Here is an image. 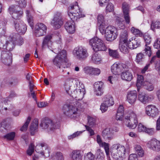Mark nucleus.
Here are the masks:
<instances>
[{"instance_id": "f257e3e1", "label": "nucleus", "mask_w": 160, "mask_h": 160, "mask_svg": "<svg viewBox=\"0 0 160 160\" xmlns=\"http://www.w3.org/2000/svg\"><path fill=\"white\" fill-rule=\"evenodd\" d=\"M73 80L72 78L67 79L64 84V87L66 92L72 98L76 100L79 101L82 100L85 93V90L83 84L80 83L77 84L75 89L70 90V86L73 82Z\"/></svg>"}, {"instance_id": "f03ea898", "label": "nucleus", "mask_w": 160, "mask_h": 160, "mask_svg": "<svg viewBox=\"0 0 160 160\" xmlns=\"http://www.w3.org/2000/svg\"><path fill=\"white\" fill-rule=\"evenodd\" d=\"M66 51L62 50L52 60L53 64L59 69L67 67L68 60L66 58Z\"/></svg>"}, {"instance_id": "7ed1b4c3", "label": "nucleus", "mask_w": 160, "mask_h": 160, "mask_svg": "<svg viewBox=\"0 0 160 160\" xmlns=\"http://www.w3.org/2000/svg\"><path fill=\"white\" fill-rule=\"evenodd\" d=\"M125 152V148L118 144H114L111 148V155L113 158L117 160H122Z\"/></svg>"}, {"instance_id": "20e7f679", "label": "nucleus", "mask_w": 160, "mask_h": 160, "mask_svg": "<svg viewBox=\"0 0 160 160\" xmlns=\"http://www.w3.org/2000/svg\"><path fill=\"white\" fill-rule=\"evenodd\" d=\"M89 43L93 50L95 52L106 51L107 49L103 41L97 37L91 39Z\"/></svg>"}, {"instance_id": "39448f33", "label": "nucleus", "mask_w": 160, "mask_h": 160, "mask_svg": "<svg viewBox=\"0 0 160 160\" xmlns=\"http://www.w3.org/2000/svg\"><path fill=\"white\" fill-rule=\"evenodd\" d=\"M124 122L130 128H135L138 123L137 116L136 113L133 111H130L128 115L125 117Z\"/></svg>"}, {"instance_id": "423d86ee", "label": "nucleus", "mask_w": 160, "mask_h": 160, "mask_svg": "<svg viewBox=\"0 0 160 160\" xmlns=\"http://www.w3.org/2000/svg\"><path fill=\"white\" fill-rule=\"evenodd\" d=\"M80 12V9L77 2L71 4L68 8V15L72 20H77L81 17H84V15H80L79 14Z\"/></svg>"}, {"instance_id": "0eeeda50", "label": "nucleus", "mask_w": 160, "mask_h": 160, "mask_svg": "<svg viewBox=\"0 0 160 160\" xmlns=\"http://www.w3.org/2000/svg\"><path fill=\"white\" fill-rule=\"evenodd\" d=\"M104 34L107 40L108 41L115 40L118 35L117 29L112 26H108L106 28Z\"/></svg>"}, {"instance_id": "6e6552de", "label": "nucleus", "mask_w": 160, "mask_h": 160, "mask_svg": "<svg viewBox=\"0 0 160 160\" xmlns=\"http://www.w3.org/2000/svg\"><path fill=\"white\" fill-rule=\"evenodd\" d=\"M73 53L75 58L80 61L84 60L88 56L87 49L82 46L75 48Z\"/></svg>"}, {"instance_id": "1a4fd4ad", "label": "nucleus", "mask_w": 160, "mask_h": 160, "mask_svg": "<svg viewBox=\"0 0 160 160\" xmlns=\"http://www.w3.org/2000/svg\"><path fill=\"white\" fill-rule=\"evenodd\" d=\"M35 151L42 156L47 157L49 156L50 152L48 145L44 142L38 143L35 147Z\"/></svg>"}, {"instance_id": "9d476101", "label": "nucleus", "mask_w": 160, "mask_h": 160, "mask_svg": "<svg viewBox=\"0 0 160 160\" xmlns=\"http://www.w3.org/2000/svg\"><path fill=\"white\" fill-rule=\"evenodd\" d=\"M79 111L76 106H74L72 105H69L67 106L64 114L69 118H76L79 114Z\"/></svg>"}, {"instance_id": "9b49d317", "label": "nucleus", "mask_w": 160, "mask_h": 160, "mask_svg": "<svg viewBox=\"0 0 160 160\" xmlns=\"http://www.w3.org/2000/svg\"><path fill=\"white\" fill-rule=\"evenodd\" d=\"M128 66L123 63H114L111 68L112 72L115 75H118L122 72L124 71L126 69H128Z\"/></svg>"}, {"instance_id": "f8f14e48", "label": "nucleus", "mask_w": 160, "mask_h": 160, "mask_svg": "<svg viewBox=\"0 0 160 160\" xmlns=\"http://www.w3.org/2000/svg\"><path fill=\"white\" fill-rule=\"evenodd\" d=\"M1 59L5 64L9 66L12 62V54L9 51H3L1 52Z\"/></svg>"}, {"instance_id": "ddd939ff", "label": "nucleus", "mask_w": 160, "mask_h": 160, "mask_svg": "<svg viewBox=\"0 0 160 160\" xmlns=\"http://www.w3.org/2000/svg\"><path fill=\"white\" fill-rule=\"evenodd\" d=\"M40 126L42 128L48 129V131L53 130L57 128L56 124L52 120L49 119H46L42 121Z\"/></svg>"}, {"instance_id": "4468645a", "label": "nucleus", "mask_w": 160, "mask_h": 160, "mask_svg": "<svg viewBox=\"0 0 160 160\" xmlns=\"http://www.w3.org/2000/svg\"><path fill=\"white\" fill-rule=\"evenodd\" d=\"M19 7L17 5H12L9 8L10 13L12 12V17L16 20H19L22 16L23 12L21 10H18Z\"/></svg>"}, {"instance_id": "2eb2a0df", "label": "nucleus", "mask_w": 160, "mask_h": 160, "mask_svg": "<svg viewBox=\"0 0 160 160\" xmlns=\"http://www.w3.org/2000/svg\"><path fill=\"white\" fill-rule=\"evenodd\" d=\"M46 26L42 23H38L35 27L34 33L36 37L43 35L46 32Z\"/></svg>"}, {"instance_id": "dca6fc26", "label": "nucleus", "mask_w": 160, "mask_h": 160, "mask_svg": "<svg viewBox=\"0 0 160 160\" xmlns=\"http://www.w3.org/2000/svg\"><path fill=\"white\" fill-rule=\"evenodd\" d=\"M147 146L154 151L159 152L160 151V141L153 138L148 142Z\"/></svg>"}, {"instance_id": "f3484780", "label": "nucleus", "mask_w": 160, "mask_h": 160, "mask_svg": "<svg viewBox=\"0 0 160 160\" xmlns=\"http://www.w3.org/2000/svg\"><path fill=\"white\" fill-rule=\"evenodd\" d=\"M145 110L147 114L152 118H154L159 114L158 109L153 105L148 106L146 107Z\"/></svg>"}, {"instance_id": "a211bd4d", "label": "nucleus", "mask_w": 160, "mask_h": 160, "mask_svg": "<svg viewBox=\"0 0 160 160\" xmlns=\"http://www.w3.org/2000/svg\"><path fill=\"white\" fill-rule=\"evenodd\" d=\"M12 39V41L9 42L6 41L5 44L4 43L2 42L1 41L0 42V48H2L4 49H7L8 50V51H12L14 47V43L15 42V39L14 36H10Z\"/></svg>"}, {"instance_id": "6ab92c4d", "label": "nucleus", "mask_w": 160, "mask_h": 160, "mask_svg": "<svg viewBox=\"0 0 160 160\" xmlns=\"http://www.w3.org/2000/svg\"><path fill=\"white\" fill-rule=\"evenodd\" d=\"M64 27L68 33L72 34L75 32V23L74 21H67L65 22Z\"/></svg>"}, {"instance_id": "aec40b11", "label": "nucleus", "mask_w": 160, "mask_h": 160, "mask_svg": "<svg viewBox=\"0 0 160 160\" xmlns=\"http://www.w3.org/2000/svg\"><path fill=\"white\" fill-rule=\"evenodd\" d=\"M14 23L15 28L18 32L21 34L25 33L27 30L25 24H21L20 21H15Z\"/></svg>"}, {"instance_id": "412c9836", "label": "nucleus", "mask_w": 160, "mask_h": 160, "mask_svg": "<svg viewBox=\"0 0 160 160\" xmlns=\"http://www.w3.org/2000/svg\"><path fill=\"white\" fill-rule=\"evenodd\" d=\"M122 9L125 20H130V17L129 15V5L125 2H123L122 4Z\"/></svg>"}, {"instance_id": "4be33fe9", "label": "nucleus", "mask_w": 160, "mask_h": 160, "mask_svg": "<svg viewBox=\"0 0 160 160\" xmlns=\"http://www.w3.org/2000/svg\"><path fill=\"white\" fill-rule=\"evenodd\" d=\"M127 100L132 105L135 102L137 98V92L135 90L131 91L128 93Z\"/></svg>"}, {"instance_id": "5701e85b", "label": "nucleus", "mask_w": 160, "mask_h": 160, "mask_svg": "<svg viewBox=\"0 0 160 160\" xmlns=\"http://www.w3.org/2000/svg\"><path fill=\"white\" fill-rule=\"evenodd\" d=\"M102 136L103 138L109 142L113 139V135L111 132L109 128H106L102 132Z\"/></svg>"}, {"instance_id": "b1692460", "label": "nucleus", "mask_w": 160, "mask_h": 160, "mask_svg": "<svg viewBox=\"0 0 160 160\" xmlns=\"http://www.w3.org/2000/svg\"><path fill=\"white\" fill-rule=\"evenodd\" d=\"M138 100L143 104H146L149 102L151 98L144 92L140 93L138 96Z\"/></svg>"}, {"instance_id": "393cba45", "label": "nucleus", "mask_w": 160, "mask_h": 160, "mask_svg": "<svg viewBox=\"0 0 160 160\" xmlns=\"http://www.w3.org/2000/svg\"><path fill=\"white\" fill-rule=\"evenodd\" d=\"M52 34H49L44 37L42 43V49L45 48L47 46L49 48V47L50 46L49 45L51 44V40L52 38Z\"/></svg>"}, {"instance_id": "a878e982", "label": "nucleus", "mask_w": 160, "mask_h": 160, "mask_svg": "<svg viewBox=\"0 0 160 160\" xmlns=\"http://www.w3.org/2000/svg\"><path fill=\"white\" fill-rule=\"evenodd\" d=\"M121 77L122 79L128 81H131L133 78L132 74L128 70L122 72Z\"/></svg>"}, {"instance_id": "bb28decb", "label": "nucleus", "mask_w": 160, "mask_h": 160, "mask_svg": "<svg viewBox=\"0 0 160 160\" xmlns=\"http://www.w3.org/2000/svg\"><path fill=\"white\" fill-rule=\"evenodd\" d=\"M82 155L80 151L74 150L72 151L71 157L73 160H82Z\"/></svg>"}, {"instance_id": "cd10ccee", "label": "nucleus", "mask_w": 160, "mask_h": 160, "mask_svg": "<svg viewBox=\"0 0 160 160\" xmlns=\"http://www.w3.org/2000/svg\"><path fill=\"white\" fill-rule=\"evenodd\" d=\"M103 102L108 106H111L114 104V101L112 96L109 94L106 95L103 99Z\"/></svg>"}, {"instance_id": "c85d7f7f", "label": "nucleus", "mask_w": 160, "mask_h": 160, "mask_svg": "<svg viewBox=\"0 0 160 160\" xmlns=\"http://www.w3.org/2000/svg\"><path fill=\"white\" fill-rule=\"evenodd\" d=\"M140 42L139 41L135 40L130 39L128 42V45L129 48L133 49L139 46Z\"/></svg>"}, {"instance_id": "c756f323", "label": "nucleus", "mask_w": 160, "mask_h": 160, "mask_svg": "<svg viewBox=\"0 0 160 160\" xmlns=\"http://www.w3.org/2000/svg\"><path fill=\"white\" fill-rule=\"evenodd\" d=\"M38 123V120L37 119H34L31 123L30 127V130L31 133L32 135H33L34 133L37 131Z\"/></svg>"}, {"instance_id": "7c9ffc66", "label": "nucleus", "mask_w": 160, "mask_h": 160, "mask_svg": "<svg viewBox=\"0 0 160 160\" xmlns=\"http://www.w3.org/2000/svg\"><path fill=\"white\" fill-rule=\"evenodd\" d=\"M128 34L127 31H122L120 36L119 43H128Z\"/></svg>"}, {"instance_id": "2f4dec72", "label": "nucleus", "mask_w": 160, "mask_h": 160, "mask_svg": "<svg viewBox=\"0 0 160 160\" xmlns=\"http://www.w3.org/2000/svg\"><path fill=\"white\" fill-rule=\"evenodd\" d=\"M128 43H119V48L120 51L123 53L126 54L129 52V49Z\"/></svg>"}, {"instance_id": "473e14b6", "label": "nucleus", "mask_w": 160, "mask_h": 160, "mask_svg": "<svg viewBox=\"0 0 160 160\" xmlns=\"http://www.w3.org/2000/svg\"><path fill=\"white\" fill-rule=\"evenodd\" d=\"M134 149L135 152L141 157L144 156V151L142 148L139 145L136 144L134 146Z\"/></svg>"}, {"instance_id": "72a5a7b5", "label": "nucleus", "mask_w": 160, "mask_h": 160, "mask_svg": "<svg viewBox=\"0 0 160 160\" xmlns=\"http://www.w3.org/2000/svg\"><path fill=\"white\" fill-rule=\"evenodd\" d=\"M98 25L99 27L100 32L102 34L105 32L106 26V25L105 21H98Z\"/></svg>"}, {"instance_id": "f704fd0d", "label": "nucleus", "mask_w": 160, "mask_h": 160, "mask_svg": "<svg viewBox=\"0 0 160 160\" xmlns=\"http://www.w3.org/2000/svg\"><path fill=\"white\" fill-rule=\"evenodd\" d=\"M143 77L142 75H138V76L136 85L138 87V90L139 91L138 88L142 85H144L146 81H144Z\"/></svg>"}, {"instance_id": "c9c22d12", "label": "nucleus", "mask_w": 160, "mask_h": 160, "mask_svg": "<svg viewBox=\"0 0 160 160\" xmlns=\"http://www.w3.org/2000/svg\"><path fill=\"white\" fill-rule=\"evenodd\" d=\"M63 23V21H52L51 22V25L55 29L60 28Z\"/></svg>"}, {"instance_id": "e433bc0d", "label": "nucleus", "mask_w": 160, "mask_h": 160, "mask_svg": "<svg viewBox=\"0 0 160 160\" xmlns=\"http://www.w3.org/2000/svg\"><path fill=\"white\" fill-rule=\"evenodd\" d=\"M131 32L134 35L137 37H142L143 34L142 32L138 29L132 27L131 29Z\"/></svg>"}, {"instance_id": "4c0bfd02", "label": "nucleus", "mask_w": 160, "mask_h": 160, "mask_svg": "<svg viewBox=\"0 0 160 160\" xmlns=\"http://www.w3.org/2000/svg\"><path fill=\"white\" fill-rule=\"evenodd\" d=\"M95 155L97 158L100 160H102L104 158V155L102 151L100 149H98L97 150Z\"/></svg>"}, {"instance_id": "58836bf2", "label": "nucleus", "mask_w": 160, "mask_h": 160, "mask_svg": "<svg viewBox=\"0 0 160 160\" xmlns=\"http://www.w3.org/2000/svg\"><path fill=\"white\" fill-rule=\"evenodd\" d=\"M54 160H64L62 154L60 152H56L53 154Z\"/></svg>"}, {"instance_id": "ea45409f", "label": "nucleus", "mask_w": 160, "mask_h": 160, "mask_svg": "<svg viewBox=\"0 0 160 160\" xmlns=\"http://www.w3.org/2000/svg\"><path fill=\"white\" fill-rule=\"evenodd\" d=\"M92 60L94 63H98L101 61V58L100 55L95 53L92 56Z\"/></svg>"}, {"instance_id": "a19ab883", "label": "nucleus", "mask_w": 160, "mask_h": 160, "mask_svg": "<svg viewBox=\"0 0 160 160\" xmlns=\"http://www.w3.org/2000/svg\"><path fill=\"white\" fill-rule=\"evenodd\" d=\"M108 51L109 54L110 56L115 58H119V55L118 52L116 50H113L109 49Z\"/></svg>"}, {"instance_id": "79ce46f5", "label": "nucleus", "mask_w": 160, "mask_h": 160, "mask_svg": "<svg viewBox=\"0 0 160 160\" xmlns=\"http://www.w3.org/2000/svg\"><path fill=\"white\" fill-rule=\"evenodd\" d=\"M143 86H144V88L149 91H152L154 89L153 84L148 82L146 81Z\"/></svg>"}, {"instance_id": "37998d69", "label": "nucleus", "mask_w": 160, "mask_h": 160, "mask_svg": "<svg viewBox=\"0 0 160 160\" xmlns=\"http://www.w3.org/2000/svg\"><path fill=\"white\" fill-rule=\"evenodd\" d=\"M12 36H14V39H15V42L16 41L17 42H15L17 43L18 45H21L23 43V39L22 38L20 37L19 35L18 34H14Z\"/></svg>"}, {"instance_id": "c03bdc74", "label": "nucleus", "mask_w": 160, "mask_h": 160, "mask_svg": "<svg viewBox=\"0 0 160 160\" xmlns=\"http://www.w3.org/2000/svg\"><path fill=\"white\" fill-rule=\"evenodd\" d=\"M31 120V118L30 117H28L24 125L20 129L21 131H25L27 130L28 125L30 123Z\"/></svg>"}, {"instance_id": "a18cd8bd", "label": "nucleus", "mask_w": 160, "mask_h": 160, "mask_svg": "<svg viewBox=\"0 0 160 160\" xmlns=\"http://www.w3.org/2000/svg\"><path fill=\"white\" fill-rule=\"evenodd\" d=\"M160 27V22L158 21H152L151 24V29L154 30L155 28H158Z\"/></svg>"}, {"instance_id": "49530a36", "label": "nucleus", "mask_w": 160, "mask_h": 160, "mask_svg": "<svg viewBox=\"0 0 160 160\" xmlns=\"http://www.w3.org/2000/svg\"><path fill=\"white\" fill-rule=\"evenodd\" d=\"M94 155L91 152H89L84 156V160H94Z\"/></svg>"}, {"instance_id": "de8ad7c7", "label": "nucleus", "mask_w": 160, "mask_h": 160, "mask_svg": "<svg viewBox=\"0 0 160 160\" xmlns=\"http://www.w3.org/2000/svg\"><path fill=\"white\" fill-rule=\"evenodd\" d=\"M144 58V56L143 54L140 53L138 54L136 56V62L138 63H139L143 62Z\"/></svg>"}, {"instance_id": "09e8293b", "label": "nucleus", "mask_w": 160, "mask_h": 160, "mask_svg": "<svg viewBox=\"0 0 160 160\" xmlns=\"http://www.w3.org/2000/svg\"><path fill=\"white\" fill-rule=\"evenodd\" d=\"M15 136V133L14 132L8 133L4 136V138L9 140H13Z\"/></svg>"}, {"instance_id": "8fccbe9b", "label": "nucleus", "mask_w": 160, "mask_h": 160, "mask_svg": "<svg viewBox=\"0 0 160 160\" xmlns=\"http://www.w3.org/2000/svg\"><path fill=\"white\" fill-rule=\"evenodd\" d=\"M88 124L91 127H93L96 124V119L90 116H88Z\"/></svg>"}, {"instance_id": "3c124183", "label": "nucleus", "mask_w": 160, "mask_h": 160, "mask_svg": "<svg viewBox=\"0 0 160 160\" xmlns=\"http://www.w3.org/2000/svg\"><path fill=\"white\" fill-rule=\"evenodd\" d=\"M103 83L102 82H96L94 84L95 89L103 90Z\"/></svg>"}, {"instance_id": "603ef678", "label": "nucleus", "mask_w": 160, "mask_h": 160, "mask_svg": "<svg viewBox=\"0 0 160 160\" xmlns=\"http://www.w3.org/2000/svg\"><path fill=\"white\" fill-rule=\"evenodd\" d=\"M34 145L33 143H31L28 149L27 150V154L31 156L34 151Z\"/></svg>"}, {"instance_id": "864d4df0", "label": "nucleus", "mask_w": 160, "mask_h": 160, "mask_svg": "<svg viewBox=\"0 0 160 160\" xmlns=\"http://www.w3.org/2000/svg\"><path fill=\"white\" fill-rule=\"evenodd\" d=\"M124 21H117L116 22L117 26L120 29H123L125 28Z\"/></svg>"}, {"instance_id": "5fc2aeb1", "label": "nucleus", "mask_w": 160, "mask_h": 160, "mask_svg": "<svg viewBox=\"0 0 160 160\" xmlns=\"http://www.w3.org/2000/svg\"><path fill=\"white\" fill-rule=\"evenodd\" d=\"M148 44H146L145 45V48L144 51L147 55L150 57L152 54V51L151 50V47L147 45Z\"/></svg>"}, {"instance_id": "6e6d98bb", "label": "nucleus", "mask_w": 160, "mask_h": 160, "mask_svg": "<svg viewBox=\"0 0 160 160\" xmlns=\"http://www.w3.org/2000/svg\"><path fill=\"white\" fill-rule=\"evenodd\" d=\"M146 127L141 123H139L138 127V130L139 132H145Z\"/></svg>"}, {"instance_id": "4d7b16f0", "label": "nucleus", "mask_w": 160, "mask_h": 160, "mask_svg": "<svg viewBox=\"0 0 160 160\" xmlns=\"http://www.w3.org/2000/svg\"><path fill=\"white\" fill-rule=\"evenodd\" d=\"M7 126L5 122H1L0 126V131L2 132H4L7 129Z\"/></svg>"}, {"instance_id": "13d9d810", "label": "nucleus", "mask_w": 160, "mask_h": 160, "mask_svg": "<svg viewBox=\"0 0 160 160\" xmlns=\"http://www.w3.org/2000/svg\"><path fill=\"white\" fill-rule=\"evenodd\" d=\"M18 2L19 7L21 8H24L26 6V2L25 0H15Z\"/></svg>"}, {"instance_id": "bf43d9fd", "label": "nucleus", "mask_w": 160, "mask_h": 160, "mask_svg": "<svg viewBox=\"0 0 160 160\" xmlns=\"http://www.w3.org/2000/svg\"><path fill=\"white\" fill-rule=\"evenodd\" d=\"M101 72L100 69L98 68H92V75H98Z\"/></svg>"}, {"instance_id": "052dcab7", "label": "nucleus", "mask_w": 160, "mask_h": 160, "mask_svg": "<svg viewBox=\"0 0 160 160\" xmlns=\"http://www.w3.org/2000/svg\"><path fill=\"white\" fill-rule=\"evenodd\" d=\"M113 5L111 3L108 4L106 8V12H110L113 11Z\"/></svg>"}, {"instance_id": "680f3d73", "label": "nucleus", "mask_w": 160, "mask_h": 160, "mask_svg": "<svg viewBox=\"0 0 160 160\" xmlns=\"http://www.w3.org/2000/svg\"><path fill=\"white\" fill-rule=\"evenodd\" d=\"M76 106L77 107H80L81 108H83L85 106V105L87 104L86 102H84L82 101H77L76 102Z\"/></svg>"}, {"instance_id": "e2e57ef3", "label": "nucleus", "mask_w": 160, "mask_h": 160, "mask_svg": "<svg viewBox=\"0 0 160 160\" xmlns=\"http://www.w3.org/2000/svg\"><path fill=\"white\" fill-rule=\"evenodd\" d=\"M144 39L146 44H149L151 42V38L148 34H145L143 36Z\"/></svg>"}, {"instance_id": "0e129e2a", "label": "nucleus", "mask_w": 160, "mask_h": 160, "mask_svg": "<svg viewBox=\"0 0 160 160\" xmlns=\"http://www.w3.org/2000/svg\"><path fill=\"white\" fill-rule=\"evenodd\" d=\"M102 147H104L106 154L107 156H108L109 154V144L105 142H104L103 144V146Z\"/></svg>"}, {"instance_id": "69168bd1", "label": "nucleus", "mask_w": 160, "mask_h": 160, "mask_svg": "<svg viewBox=\"0 0 160 160\" xmlns=\"http://www.w3.org/2000/svg\"><path fill=\"white\" fill-rule=\"evenodd\" d=\"M82 132H77L73 133L72 135L68 136L69 139H72L77 137L78 136L82 133Z\"/></svg>"}, {"instance_id": "338daca9", "label": "nucleus", "mask_w": 160, "mask_h": 160, "mask_svg": "<svg viewBox=\"0 0 160 160\" xmlns=\"http://www.w3.org/2000/svg\"><path fill=\"white\" fill-rule=\"evenodd\" d=\"M110 106H108L107 104L103 102L101 105L100 109L102 112H104L108 110V108Z\"/></svg>"}, {"instance_id": "774afa93", "label": "nucleus", "mask_w": 160, "mask_h": 160, "mask_svg": "<svg viewBox=\"0 0 160 160\" xmlns=\"http://www.w3.org/2000/svg\"><path fill=\"white\" fill-rule=\"evenodd\" d=\"M154 48L156 49H159L160 48V39L159 38H157L153 45Z\"/></svg>"}]
</instances>
